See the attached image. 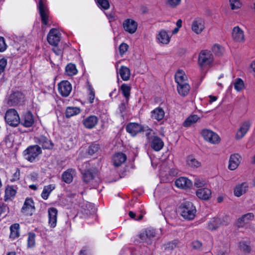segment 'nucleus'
Listing matches in <instances>:
<instances>
[{"label":"nucleus","mask_w":255,"mask_h":255,"mask_svg":"<svg viewBox=\"0 0 255 255\" xmlns=\"http://www.w3.org/2000/svg\"><path fill=\"white\" fill-rule=\"evenodd\" d=\"M180 215L185 220L190 221L194 219L196 209L193 203L188 201H183L178 207Z\"/></svg>","instance_id":"nucleus-1"},{"label":"nucleus","mask_w":255,"mask_h":255,"mask_svg":"<svg viewBox=\"0 0 255 255\" xmlns=\"http://www.w3.org/2000/svg\"><path fill=\"white\" fill-rule=\"evenodd\" d=\"M213 55L210 51L203 50L199 53L198 65L201 70L204 71L210 67L213 64Z\"/></svg>","instance_id":"nucleus-2"},{"label":"nucleus","mask_w":255,"mask_h":255,"mask_svg":"<svg viewBox=\"0 0 255 255\" xmlns=\"http://www.w3.org/2000/svg\"><path fill=\"white\" fill-rule=\"evenodd\" d=\"M4 119L8 125L14 127L17 126L20 122L19 116L14 109H10L6 112Z\"/></svg>","instance_id":"nucleus-3"},{"label":"nucleus","mask_w":255,"mask_h":255,"mask_svg":"<svg viewBox=\"0 0 255 255\" xmlns=\"http://www.w3.org/2000/svg\"><path fill=\"white\" fill-rule=\"evenodd\" d=\"M201 134L205 141L211 144H217L220 142L221 138L219 135L211 129H203L201 131Z\"/></svg>","instance_id":"nucleus-4"},{"label":"nucleus","mask_w":255,"mask_h":255,"mask_svg":"<svg viewBox=\"0 0 255 255\" xmlns=\"http://www.w3.org/2000/svg\"><path fill=\"white\" fill-rule=\"evenodd\" d=\"M41 152V148L37 145H34L28 147L23 151V155L27 160L33 162Z\"/></svg>","instance_id":"nucleus-5"},{"label":"nucleus","mask_w":255,"mask_h":255,"mask_svg":"<svg viewBox=\"0 0 255 255\" xmlns=\"http://www.w3.org/2000/svg\"><path fill=\"white\" fill-rule=\"evenodd\" d=\"M252 124V123L250 120H246L242 122L235 133V139L239 140L243 138L249 131Z\"/></svg>","instance_id":"nucleus-6"},{"label":"nucleus","mask_w":255,"mask_h":255,"mask_svg":"<svg viewBox=\"0 0 255 255\" xmlns=\"http://www.w3.org/2000/svg\"><path fill=\"white\" fill-rule=\"evenodd\" d=\"M231 35L232 40L236 43H243L245 41V32L239 26L233 27Z\"/></svg>","instance_id":"nucleus-7"},{"label":"nucleus","mask_w":255,"mask_h":255,"mask_svg":"<svg viewBox=\"0 0 255 255\" xmlns=\"http://www.w3.org/2000/svg\"><path fill=\"white\" fill-rule=\"evenodd\" d=\"M205 28V21L202 18L197 17L192 21L191 29L194 33L198 35L200 34L204 31Z\"/></svg>","instance_id":"nucleus-8"},{"label":"nucleus","mask_w":255,"mask_h":255,"mask_svg":"<svg viewBox=\"0 0 255 255\" xmlns=\"http://www.w3.org/2000/svg\"><path fill=\"white\" fill-rule=\"evenodd\" d=\"M23 99V95L21 92H13L8 97L7 103L9 106H15L22 103Z\"/></svg>","instance_id":"nucleus-9"},{"label":"nucleus","mask_w":255,"mask_h":255,"mask_svg":"<svg viewBox=\"0 0 255 255\" xmlns=\"http://www.w3.org/2000/svg\"><path fill=\"white\" fill-rule=\"evenodd\" d=\"M60 35L57 29L52 28L47 35L48 42L51 45L57 46L60 40Z\"/></svg>","instance_id":"nucleus-10"},{"label":"nucleus","mask_w":255,"mask_h":255,"mask_svg":"<svg viewBox=\"0 0 255 255\" xmlns=\"http://www.w3.org/2000/svg\"><path fill=\"white\" fill-rule=\"evenodd\" d=\"M255 215L252 213H248L239 218L236 222V225L238 227H244L254 220Z\"/></svg>","instance_id":"nucleus-11"},{"label":"nucleus","mask_w":255,"mask_h":255,"mask_svg":"<svg viewBox=\"0 0 255 255\" xmlns=\"http://www.w3.org/2000/svg\"><path fill=\"white\" fill-rule=\"evenodd\" d=\"M35 210L34 203L31 198L25 199L21 212L26 215H32Z\"/></svg>","instance_id":"nucleus-12"},{"label":"nucleus","mask_w":255,"mask_h":255,"mask_svg":"<svg viewBox=\"0 0 255 255\" xmlns=\"http://www.w3.org/2000/svg\"><path fill=\"white\" fill-rule=\"evenodd\" d=\"M137 26V22L132 19H127L123 22L125 30L130 34H133L136 32Z\"/></svg>","instance_id":"nucleus-13"},{"label":"nucleus","mask_w":255,"mask_h":255,"mask_svg":"<svg viewBox=\"0 0 255 255\" xmlns=\"http://www.w3.org/2000/svg\"><path fill=\"white\" fill-rule=\"evenodd\" d=\"M71 90V85L67 81H63L58 85V91L64 97H67L70 94Z\"/></svg>","instance_id":"nucleus-14"},{"label":"nucleus","mask_w":255,"mask_h":255,"mask_svg":"<svg viewBox=\"0 0 255 255\" xmlns=\"http://www.w3.org/2000/svg\"><path fill=\"white\" fill-rule=\"evenodd\" d=\"M241 161V157L238 153L231 154L229 160L228 168L234 170L238 168Z\"/></svg>","instance_id":"nucleus-15"},{"label":"nucleus","mask_w":255,"mask_h":255,"mask_svg":"<svg viewBox=\"0 0 255 255\" xmlns=\"http://www.w3.org/2000/svg\"><path fill=\"white\" fill-rule=\"evenodd\" d=\"M196 195L200 199L207 201L212 197V191L207 187L201 188L196 191Z\"/></svg>","instance_id":"nucleus-16"},{"label":"nucleus","mask_w":255,"mask_h":255,"mask_svg":"<svg viewBox=\"0 0 255 255\" xmlns=\"http://www.w3.org/2000/svg\"><path fill=\"white\" fill-rule=\"evenodd\" d=\"M190 90L191 87L189 82L176 84V90L178 94L182 97H186L189 94Z\"/></svg>","instance_id":"nucleus-17"},{"label":"nucleus","mask_w":255,"mask_h":255,"mask_svg":"<svg viewBox=\"0 0 255 255\" xmlns=\"http://www.w3.org/2000/svg\"><path fill=\"white\" fill-rule=\"evenodd\" d=\"M48 224L51 228H55L57 225L58 211L55 208H50L48 210Z\"/></svg>","instance_id":"nucleus-18"},{"label":"nucleus","mask_w":255,"mask_h":255,"mask_svg":"<svg viewBox=\"0 0 255 255\" xmlns=\"http://www.w3.org/2000/svg\"><path fill=\"white\" fill-rule=\"evenodd\" d=\"M171 35L165 30L159 31L156 35V38L158 43L162 44L169 43L171 38Z\"/></svg>","instance_id":"nucleus-19"},{"label":"nucleus","mask_w":255,"mask_h":255,"mask_svg":"<svg viewBox=\"0 0 255 255\" xmlns=\"http://www.w3.org/2000/svg\"><path fill=\"white\" fill-rule=\"evenodd\" d=\"M192 186V182L187 177H180L176 179V187L186 190Z\"/></svg>","instance_id":"nucleus-20"},{"label":"nucleus","mask_w":255,"mask_h":255,"mask_svg":"<svg viewBox=\"0 0 255 255\" xmlns=\"http://www.w3.org/2000/svg\"><path fill=\"white\" fill-rule=\"evenodd\" d=\"M248 188L249 185L246 182L238 184L234 189V194L236 197H240L247 192Z\"/></svg>","instance_id":"nucleus-21"},{"label":"nucleus","mask_w":255,"mask_h":255,"mask_svg":"<svg viewBox=\"0 0 255 255\" xmlns=\"http://www.w3.org/2000/svg\"><path fill=\"white\" fill-rule=\"evenodd\" d=\"M127 131L132 136H135L137 133L143 130V127L137 123H130L126 127Z\"/></svg>","instance_id":"nucleus-22"},{"label":"nucleus","mask_w":255,"mask_h":255,"mask_svg":"<svg viewBox=\"0 0 255 255\" xmlns=\"http://www.w3.org/2000/svg\"><path fill=\"white\" fill-rule=\"evenodd\" d=\"M98 119L95 116H90L83 120L84 127L88 129L94 128L98 124Z\"/></svg>","instance_id":"nucleus-23"},{"label":"nucleus","mask_w":255,"mask_h":255,"mask_svg":"<svg viewBox=\"0 0 255 255\" xmlns=\"http://www.w3.org/2000/svg\"><path fill=\"white\" fill-rule=\"evenodd\" d=\"M186 162L187 165L193 169L200 168L202 166L201 162L193 155L188 156L186 159Z\"/></svg>","instance_id":"nucleus-24"},{"label":"nucleus","mask_w":255,"mask_h":255,"mask_svg":"<svg viewBox=\"0 0 255 255\" xmlns=\"http://www.w3.org/2000/svg\"><path fill=\"white\" fill-rule=\"evenodd\" d=\"M34 118L30 112L25 113L21 121V124L25 127H30L34 124Z\"/></svg>","instance_id":"nucleus-25"},{"label":"nucleus","mask_w":255,"mask_h":255,"mask_svg":"<svg viewBox=\"0 0 255 255\" xmlns=\"http://www.w3.org/2000/svg\"><path fill=\"white\" fill-rule=\"evenodd\" d=\"M221 225L222 222L220 218L218 217H213L208 222L207 228L210 231H215Z\"/></svg>","instance_id":"nucleus-26"},{"label":"nucleus","mask_w":255,"mask_h":255,"mask_svg":"<svg viewBox=\"0 0 255 255\" xmlns=\"http://www.w3.org/2000/svg\"><path fill=\"white\" fill-rule=\"evenodd\" d=\"M127 159L126 155L122 152L116 153L113 157V164L115 166H120L124 163Z\"/></svg>","instance_id":"nucleus-27"},{"label":"nucleus","mask_w":255,"mask_h":255,"mask_svg":"<svg viewBox=\"0 0 255 255\" xmlns=\"http://www.w3.org/2000/svg\"><path fill=\"white\" fill-rule=\"evenodd\" d=\"M239 248L246 255H249L253 252L250 242L249 241H240L239 243Z\"/></svg>","instance_id":"nucleus-28"},{"label":"nucleus","mask_w":255,"mask_h":255,"mask_svg":"<svg viewBox=\"0 0 255 255\" xmlns=\"http://www.w3.org/2000/svg\"><path fill=\"white\" fill-rule=\"evenodd\" d=\"M118 74L120 75L123 80L127 81L129 80L130 71L128 67L122 66L119 69Z\"/></svg>","instance_id":"nucleus-29"},{"label":"nucleus","mask_w":255,"mask_h":255,"mask_svg":"<svg viewBox=\"0 0 255 255\" xmlns=\"http://www.w3.org/2000/svg\"><path fill=\"white\" fill-rule=\"evenodd\" d=\"M39 9L42 22L44 24H47L48 22V11L41 0L39 2Z\"/></svg>","instance_id":"nucleus-30"},{"label":"nucleus","mask_w":255,"mask_h":255,"mask_svg":"<svg viewBox=\"0 0 255 255\" xmlns=\"http://www.w3.org/2000/svg\"><path fill=\"white\" fill-rule=\"evenodd\" d=\"M200 120V117L199 116L197 115H191L186 119L183 123V125L184 127H189L195 124Z\"/></svg>","instance_id":"nucleus-31"},{"label":"nucleus","mask_w":255,"mask_h":255,"mask_svg":"<svg viewBox=\"0 0 255 255\" xmlns=\"http://www.w3.org/2000/svg\"><path fill=\"white\" fill-rule=\"evenodd\" d=\"M75 174V171L74 170L68 169L63 173L62 179L65 182L70 183L72 181Z\"/></svg>","instance_id":"nucleus-32"},{"label":"nucleus","mask_w":255,"mask_h":255,"mask_svg":"<svg viewBox=\"0 0 255 255\" xmlns=\"http://www.w3.org/2000/svg\"><path fill=\"white\" fill-rule=\"evenodd\" d=\"M163 145V142L160 138L156 136L153 138L151 143V146L154 150L159 151L162 149Z\"/></svg>","instance_id":"nucleus-33"},{"label":"nucleus","mask_w":255,"mask_h":255,"mask_svg":"<svg viewBox=\"0 0 255 255\" xmlns=\"http://www.w3.org/2000/svg\"><path fill=\"white\" fill-rule=\"evenodd\" d=\"M37 142L45 149H51L53 147V144L51 141L45 136H40Z\"/></svg>","instance_id":"nucleus-34"},{"label":"nucleus","mask_w":255,"mask_h":255,"mask_svg":"<svg viewBox=\"0 0 255 255\" xmlns=\"http://www.w3.org/2000/svg\"><path fill=\"white\" fill-rule=\"evenodd\" d=\"M81 112L80 108L76 107H68L65 112L66 117L68 118L79 114Z\"/></svg>","instance_id":"nucleus-35"},{"label":"nucleus","mask_w":255,"mask_h":255,"mask_svg":"<svg viewBox=\"0 0 255 255\" xmlns=\"http://www.w3.org/2000/svg\"><path fill=\"white\" fill-rule=\"evenodd\" d=\"M164 116V112L161 108H156L151 112V118L157 121L161 120Z\"/></svg>","instance_id":"nucleus-36"},{"label":"nucleus","mask_w":255,"mask_h":255,"mask_svg":"<svg viewBox=\"0 0 255 255\" xmlns=\"http://www.w3.org/2000/svg\"><path fill=\"white\" fill-rule=\"evenodd\" d=\"M188 82L187 76L182 70L176 71V84Z\"/></svg>","instance_id":"nucleus-37"},{"label":"nucleus","mask_w":255,"mask_h":255,"mask_svg":"<svg viewBox=\"0 0 255 255\" xmlns=\"http://www.w3.org/2000/svg\"><path fill=\"white\" fill-rule=\"evenodd\" d=\"M16 193V190L12 186H7L5 190L4 200L7 201L14 197Z\"/></svg>","instance_id":"nucleus-38"},{"label":"nucleus","mask_w":255,"mask_h":255,"mask_svg":"<svg viewBox=\"0 0 255 255\" xmlns=\"http://www.w3.org/2000/svg\"><path fill=\"white\" fill-rule=\"evenodd\" d=\"M19 225L18 224H14L12 225L10 227V238L14 239L19 236Z\"/></svg>","instance_id":"nucleus-39"},{"label":"nucleus","mask_w":255,"mask_h":255,"mask_svg":"<svg viewBox=\"0 0 255 255\" xmlns=\"http://www.w3.org/2000/svg\"><path fill=\"white\" fill-rule=\"evenodd\" d=\"M55 186L52 184L48 185L44 187L43 190L41 193V197L43 199H47L51 192L54 189Z\"/></svg>","instance_id":"nucleus-40"},{"label":"nucleus","mask_w":255,"mask_h":255,"mask_svg":"<svg viewBox=\"0 0 255 255\" xmlns=\"http://www.w3.org/2000/svg\"><path fill=\"white\" fill-rule=\"evenodd\" d=\"M120 90L126 99H128L130 97L131 87L127 84H123L121 85Z\"/></svg>","instance_id":"nucleus-41"},{"label":"nucleus","mask_w":255,"mask_h":255,"mask_svg":"<svg viewBox=\"0 0 255 255\" xmlns=\"http://www.w3.org/2000/svg\"><path fill=\"white\" fill-rule=\"evenodd\" d=\"M229 5L232 10H238L243 5L241 0H229Z\"/></svg>","instance_id":"nucleus-42"},{"label":"nucleus","mask_w":255,"mask_h":255,"mask_svg":"<svg viewBox=\"0 0 255 255\" xmlns=\"http://www.w3.org/2000/svg\"><path fill=\"white\" fill-rule=\"evenodd\" d=\"M35 234L33 233H29L28 234L27 238V247L29 248H33L35 247Z\"/></svg>","instance_id":"nucleus-43"},{"label":"nucleus","mask_w":255,"mask_h":255,"mask_svg":"<svg viewBox=\"0 0 255 255\" xmlns=\"http://www.w3.org/2000/svg\"><path fill=\"white\" fill-rule=\"evenodd\" d=\"M234 87L237 92L241 91L245 87L244 81L240 78L235 80L234 82Z\"/></svg>","instance_id":"nucleus-44"},{"label":"nucleus","mask_w":255,"mask_h":255,"mask_svg":"<svg viewBox=\"0 0 255 255\" xmlns=\"http://www.w3.org/2000/svg\"><path fill=\"white\" fill-rule=\"evenodd\" d=\"M66 72L69 76L74 75L77 74V70L75 65L69 64L65 68Z\"/></svg>","instance_id":"nucleus-45"},{"label":"nucleus","mask_w":255,"mask_h":255,"mask_svg":"<svg viewBox=\"0 0 255 255\" xmlns=\"http://www.w3.org/2000/svg\"><path fill=\"white\" fill-rule=\"evenodd\" d=\"M194 186L197 188L204 187L206 185V182L205 179L199 177H196L194 180Z\"/></svg>","instance_id":"nucleus-46"},{"label":"nucleus","mask_w":255,"mask_h":255,"mask_svg":"<svg viewBox=\"0 0 255 255\" xmlns=\"http://www.w3.org/2000/svg\"><path fill=\"white\" fill-rule=\"evenodd\" d=\"M212 51L217 55H222L224 52V48L221 45L215 44L212 47Z\"/></svg>","instance_id":"nucleus-47"},{"label":"nucleus","mask_w":255,"mask_h":255,"mask_svg":"<svg viewBox=\"0 0 255 255\" xmlns=\"http://www.w3.org/2000/svg\"><path fill=\"white\" fill-rule=\"evenodd\" d=\"M94 178V174L89 171L85 172L83 175V180L84 182L88 183L93 180Z\"/></svg>","instance_id":"nucleus-48"},{"label":"nucleus","mask_w":255,"mask_h":255,"mask_svg":"<svg viewBox=\"0 0 255 255\" xmlns=\"http://www.w3.org/2000/svg\"><path fill=\"white\" fill-rule=\"evenodd\" d=\"M99 6L105 9H108L110 7V3L108 0H97Z\"/></svg>","instance_id":"nucleus-49"},{"label":"nucleus","mask_w":255,"mask_h":255,"mask_svg":"<svg viewBox=\"0 0 255 255\" xmlns=\"http://www.w3.org/2000/svg\"><path fill=\"white\" fill-rule=\"evenodd\" d=\"M99 149V145L97 144H92L89 147L88 153L93 155L97 152Z\"/></svg>","instance_id":"nucleus-50"},{"label":"nucleus","mask_w":255,"mask_h":255,"mask_svg":"<svg viewBox=\"0 0 255 255\" xmlns=\"http://www.w3.org/2000/svg\"><path fill=\"white\" fill-rule=\"evenodd\" d=\"M191 246L193 249L199 250L202 248V243L198 240H195L192 242Z\"/></svg>","instance_id":"nucleus-51"},{"label":"nucleus","mask_w":255,"mask_h":255,"mask_svg":"<svg viewBox=\"0 0 255 255\" xmlns=\"http://www.w3.org/2000/svg\"><path fill=\"white\" fill-rule=\"evenodd\" d=\"M128 48V46L127 44L123 43L119 46V51L120 54L123 55L127 51Z\"/></svg>","instance_id":"nucleus-52"},{"label":"nucleus","mask_w":255,"mask_h":255,"mask_svg":"<svg viewBox=\"0 0 255 255\" xmlns=\"http://www.w3.org/2000/svg\"><path fill=\"white\" fill-rule=\"evenodd\" d=\"M7 48V45L5 43L4 39L0 36V52L4 51Z\"/></svg>","instance_id":"nucleus-53"},{"label":"nucleus","mask_w":255,"mask_h":255,"mask_svg":"<svg viewBox=\"0 0 255 255\" xmlns=\"http://www.w3.org/2000/svg\"><path fill=\"white\" fill-rule=\"evenodd\" d=\"M7 64V60L5 58L0 59V74L2 73Z\"/></svg>","instance_id":"nucleus-54"},{"label":"nucleus","mask_w":255,"mask_h":255,"mask_svg":"<svg viewBox=\"0 0 255 255\" xmlns=\"http://www.w3.org/2000/svg\"><path fill=\"white\" fill-rule=\"evenodd\" d=\"M95 99V92L90 87H89V101L90 103H93Z\"/></svg>","instance_id":"nucleus-55"},{"label":"nucleus","mask_w":255,"mask_h":255,"mask_svg":"<svg viewBox=\"0 0 255 255\" xmlns=\"http://www.w3.org/2000/svg\"><path fill=\"white\" fill-rule=\"evenodd\" d=\"M139 238L141 241L146 242L147 244H150V240L147 238V234H146L144 231L140 234Z\"/></svg>","instance_id":"nucleus-56"},{"label":"nucleus","mask_w":255,"mask_h":255,"mask_svg":"<svg viewBox=\"0 0 255 255\" xmlns=\"http://www.w3.org/2000/svg\"><path fill=\"white\" fill-rule=\"evenodd\" d=\"M250 72L255 78V59L253 60L250 63L249 66Z\"/></svg>","instance_id":"nucleus-57"},{"label":"nucleus","mask_w":255,"mask_h":255,"mask_svg":"<svg viewBox=\"0 0 255 255\" xmlns=\"http://www.w3.org/2000/svg\"><path fill=\"white\" fill-rule=\"evenodd\" d=\"M147 234V238L150 241L151 239L155 236V232L153 230H147L144 231Z\"/></svg>","instance_id":"nucleus-58"},{"label":"nucleus","mask_w":255,"mask_h":255,"mask_svg":"<svg viewBox=\"0 0 255 255\" xmlns=\"http://www.w3.org/2000/svg\"><path fill=\"white\" fill-rule=\"evenodd\" d=\"M166 4L168 7H174L175 6V0H167Z\"/></svg>","instance_id":"nucleus-59"},{"label":"nucleus","mask_w":255,"mask_h":255,"mask_svg":"<svg viewBox=\"0 0 255 255\" xmlns=\"http://www.w3.org/2000/svg\"><path fill=\"white\" fill-rule=\"evenodd\" d=\"M182 20L181 19H179L176 21V33L179 31L180 28L182 27Z\"/></svg>","instance_id":"nucleus-60"},{"label":"nucleus","mask_w":255,"mask_h":255,"mask_svg":"<svg viewBox=\"0 0 255 255\" xmlns=\"http://www.w3.org/2000/svg\"><path fill=\"white\" fill-rule=\"evenodd\" d=\"M186 53V50L185 48H180L178 49V53L180 56L184 55Z\"/></svg>","instance_id":"nucleus-61"},{"label":"nucleus","mask_w":255,"mask_h":255,"mask_svg":"<svg viewBox=\"0 0 255 255\" xmlns=\"http://www.w3.org/2000/svg\"><path fill=\"white\" fill-rule=\"evenodd\" d=\"M209 98H210V103H212L213 102H215L217 100V97H216V96H212V95H210L209 96Z\"/></svg>","instance_id":"nucleus-62"},{"label":"nucleus","mask_w":255,"mask_h":255,"mask_svg":"<svg viewBox=\"0 0 255 255\" xmlns=\"http://www.w3.org/2000/svg\"><path fill=\"white\" fill-rule=\"evenodd\" d=\"M53 50L58 55H60L61 54V50L58 49V48H54Z\"/></svg>","instance_id":"nucleus-63"},{"label":"nucleus","mask_w":255,"mask_h":255,"mask_svg":"<svg viewBox=\"0 0 255 255\" xmlns=\"http://www.w3.org/2000/svg\"><path fill=\"white\" fill-rule=\"evenodd\" d=\"M120 111L123 112L126 109V106L124 104L122 103L120 106Z\"/></svg>","instance_id":"nucleus-64"}]
</instances>
